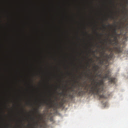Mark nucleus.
Segmentation results:
<instances>
[{
	"mask_svg": "<svg viewBox=\"0 0 128 128\" xmlns=\"http://www.w3.org/2000/svg\"><path fill=\"white\" fill-rule=\"evenodd\" d=\"M104 62L106 63V59L104 58H103L100 60V64H104Z\"/></svg>",
	"mask_w": 128,
	"mask_h": 128,
	"instance_id": "nucleus-9",
	"label": "nucleus"
},
{
	"mask_svg": "<svg viewBox=\"0 0 128 128\" xmlns=\"http://www.w3.org/2000/svg\"><path fill=\"white\" fill-rule=\"evenodd\" d=\"M58 88H60V86H59L58 87Z\"/></svg>",
	"mask_w": 128,
	"mask_h": 128,
	"instance_id": "nucleus-26",
	"label": "nucleus"
},
{
	"mask_svg": "<svg viewBox=\"0 0 128 128\" xmlns=\"http://www.w3.org/2000/svg\"><path fill=\"white\" fill-rule=\"evenodd\" d=\"M90 62H92V59H90Z\"/></svg>",
	"mask_w": 128,
	"mask_h": 128,
	"instance_id": "nucleus-23",
	"label": "nucleus"
},
{
	"mask_svg": "<svg viewBox=\"0 0 128 128\" xmlns=\"http://www.w3.org/2000/svg\"><path fill=\"white\" fill-rule=\"evenodd\" d=\"M92 52L93 54H94V52H96V51H92Z\"/></svg>",
	"mask_w": 128,
	"mask_h": 128,
	"instance_id": "nucleus-22",
	"label": "nucleus"
},
{
	"mask_svg": "<svg viewBox=\"0 0 128 128\" xmlns=\"http://www.w3.org/2000/svg\"><path fill=\"white\" fill-rule=\"evenodd\" d=\"M41 106H42V104H39L38 106V108L35 109V112L36 114H40V112L38 111V108H40Z\"/></svg>",
	"mask_w": 128,
	"mask_h": 128,
	"instance_id": "nucleus-10",
	"label": "nucleus"
},
{
	"mask_svg": "<svg viewBox=\"0 0 128 128\" xmlns=\"http://www.w3.org/2000/svg\"><path fill=\"white\" fill-rule=\"evenodd\" d=\"M122 18V20H126V18Z\"/></svg>",
	"mask_w": 128,
	"mask_h": 128,
	"instance_id": "nucleus-24",
	"label": "nucleus"
},
{
	"mask_svg": "<svg viewBox=\"0 0 128 128\" xmlns=\"http://www.w3.org/2000/svg\"><path fill=\"white\" fill-rule=\"evenodd\" d=\"M106 20H108V19H106Z\"/></svg>",
	"mask_w": 128,
	"mask_h": 128,
	"instance_id": "nucleus-30",
	"label": "nucleus"
},
{
	"mask_svg": "<svg viewBox=\"0 0 128 128\" xmlns=\"http://www.w3.org/2000/svg\"><path fill=\"white\" fill-rule=\"evenodd\" d=\"M74 82H77V84H78V82L76 81V80H75L74 81Z\"/></svg>",
	"mask_w": 128,
	"mask_h": 128,
	"instance_id": "nucleus-21",
	"label": "nucleus"
},
{
	"mask_svg": "<svg viewBox=\"0 0 128 128\" xmlns=\"http://www.w3.org/2000/svg\"><path fill=\"white\" fill-rule=\"evenodd\" d=\"M115 28L113 29L112 33L111 34H114V36H117L118 35V30L116 28H118V25H114Z\"/></svg>",
	"mask_w": 128,
	"mask_h": 128,
	"instance_id": "nucleus-7",
	"label": "nucleus"
},
{
	"mask_svg": "<svg viewBox=\"0 0 128 128\" xmlns=\"http://www.w3.org/2000/svg\"><path fill=\"white\" fill-rule=\"evenodd\" d=\"M96 32L97 36H98V32H96Z\"/></svg>",
	"mask_w": 128,
	"mask_h": 128,
	"instance_id": "nucleus-25",
	"label": "nucleus"
},
{
	"mask_svg": "<svg viewBox=\"0 0 128 128\" xmlns=\"http://www.w3.org/2000/svg\"><path fill=\"white\" fill-rule=\"evenodd\" d=\"M102 26H103V28H104V30H106V26H107L108 28H110H110H112V26L110 25V24H108L107 26L106 24H103Z\"/></svg>",
	"mask_w": 128,
	"mask_h": 128,
	"instance_id": "nucleus-11",
	"label": "nucleus"
},
{
	"mask_svg": "<svg viewBox=\"0 0 128 128\" xmlns=\"http://www.w3.org/2000/svg\"><path fill=\"white\" fill-rule=\"evenodd\" d=\"M110 70H107L106 71L104 76L102 77V79L99 80V82H94V79L90 78V80L94 82V84H87L85 85V84H86V82H84V84H82L81 86L84 88V89L86 92H88L89 90L91 94H94L96 96H98L100 98H106V97L104 94H100L104 92V80L108 78L110 84H116V78H111L110 76Z\"/></svg>",
	"mask_w": 128,
	"mask_h": 128,
	"instance_id": "nucleus-1",
	"label": "nucleus"
},
{
	"mask_svg": "<svg viewBox=\"0 0 128 128\" xmlns=\"http://www.w3.org/2000/svg\"><path fill=\"white\" fill-rule=\"evenodd\" d=\"M109 44L112 46H114L113 48H110L109 51L112 52H114L115 54H120L122 52V48L120 47V46L118 44V41H112V40H109Z\"/></svg>",
	"mask_w": 128,
	"mask_h": 128,
	"instance_id": "nucleus-2",
	"label": "nucleus"
},
{
	"mask_svg": "<svg viewBox=\"0 0 128 128\" xmlns=\"http://www.w3.org/2000/svg\"><path fill=\"white\" fill-rule=\"evenodd\" d=\"M101 36H102V34H100Z\"/></svg>",
	"mask_w": 128,
	"mask_h": 128,
	"instance_id": "nucleus-33",
	"label": "nucleus"
},
{
	"mask_svg": "<svg viewBox=\"0 0 128 128\" xmlns=\"http://www.w3.org/2000/svg\"><path fill=\"white\" fill-rule=\"evenodd\" d=\"M115 24H116V22H115Z\"/></svg>",
	"mask_w": 128,
	"mask_h": 128,
	"instance_id": "nucleus-32",
	"label": "nucleus"
},
{
	"mask_svg": "<svg viewBox=\"0 0 128 128\" xmlns=\"http://www.w3.org/2000/svg\"><path fill=\"white\" fill-rule=\"evenodd\" d=\"M66 92H68V90H66L65 92H62L59 93V94L63 96H68V98H72V96L70 94H66Z\"/></svg>",
	"mask_w": 128,
	"mask_h": 128,
	"instance_id": "nucleus-6",
	"label": "nucleus"
},
{
	"mask_svg": "<svg viewBox=\"0 0 128 128\" xmlns=\"http://www.w3.org/2000/svg\"><path fill=\"white\" fill-rule=\"evenodd\" d=\"M108 43V42H106V44H107Z\"/></svg>",
	"mask_w": 128,
	"mask_h": 128,
	"instance_id": "nucleus-34",
	"label": "nucleus"
},
{
	"mask_svg": "<svg viewBox=\"0 0 128 128\" xmlns=\"http://www.w3.org/2000/svg\"><path fill=\"white\" fill-rule=\"evenodd\" d=\"M98 48H100V46H98Z\"/></svg>",
	"mask_w": 128,
	"mask_h": 128,
	"instance_id": "nucleus-29",
	"label": "nucleus"
},
{
	"mask_svg": "<svg viewBox=\"0 0 128 128\" xmlns=\"http://www.w3.org/2000/svg\"><path fill=\"white\" fill-rule=\"evenodd\" d=\"M128 40V36H124L123 38V40L124 42H127Z\"/></svg>",
	"mask_w": 128,
	"mask_h": 128,
	"instance_id": "nucleus-14",
	"label": "nucleus"
},
{
	"mask_svg": "<svg viewBox=\"0 0 128 128\" xmlns=\"http://www.w3.org/2000/svg\"><path fill=\"white\" fill-rule=\"evenodd\" d=\"M110 18L112 20H116V18L114 16H110Z\"/></svg>",
	"mask_w": 128,
	"mask_h": 128,
	"instance_id": "nucleus-16",
	"label": "nucleus"
},
{
	"mask_svg": "<svg viewBox=\"0 0 128 128\" xmlns=\"http://www.w3.org/2000/svg\"><path fill=\"white\" fill-rule=\"evenodd\" d=\"M100 44H102V41H100Z\"/></svg>",
	"mask_w": 128,
	"mask_h": 128,
	"instance_id": "nucleus-27",
	"label": "nucleus"
},
{
	"mask_svg": "<svg viewBox=\"0 0 128 128\" xmlns=\"http://www.w3.org/2000/svg\"><path fill=\"white\" fill-rule=\"evenodd\" d=\"M96 76L100 78H102V74H96V76H94V78H96Z\"/></svg>",
	"mask_w": 128,
	"mask_h": 128,
	"instance_id": "nucleus-13",
	"label": "nucleus"
},
{
	"mask_svg": "<svg viewBox=\"0 0 128 128\" xmlns=\"http://www.w3.org/2000/svg\"><path fill=\"white\" fill-rule=\"evenodd\" d=\"M102 49L104 50V47H102Z\"/></svg>",
	"mask_w": 128,
	"mask_h": 128,
	"instance_id": "nucleus-28",
	"label": "nucleus"
},
{
	"mask_svg": "<svg viewBox=\"0 0 128 128\" xmlns=\"http://www.w3.org/2000/svg\"><path fill=\"white\" fill-rule=\"evenodd\" d=\"M65 90H66V88H65Z\"/></svg>",
	"mask_w": 128,
	"mask_h": 128,
	"instance_id": "nucleus-31",
	"label": "nucleus"
},
{
	"mask_svg": "<svg viewBox=\"0 0 128 128\" xmlns=\"http://www.w3.org/2000/svg\"><path fill=\"white\" fill-rule=\"evenodd\" d=\"M118 18V16H116V18Z\"/></svg>",
	"mask_w": 128,
	"mask_h": 128,
	"instance_id": "nucleus-35",
	"label": "nucleus"
},
{
	"mask_svg": "<svg viewBox=\"0 0 128 128\" xmlns=\"http://www.w3.org/2000/svg\"><path fill=\"white\" fill-rule=\"evenodd\" d=\"M28 106H32V104H30V103H27Z\"/></svg>",
	"mask_w": 128,
	"mask_h": 128,
	"instance_id": "nucleus-19",
	"label": "nucleus"
},
{
	"mask_svg": "<svg viewBox=\"0 0 128 128\" xmlns=\"http://www.w3.org/2000/svg\"><path fill=\"white\" fill-rule=\"evenodd\" d=\"M44 104H46V106H48L50 108H52V106H54V104H52V99L50 100V103H48V101H44Z\"/></svg>",
	"mask_w": 128,
	"mask_h": 128,
	"instance_id": "nucleus-5",
	"label": "nucleus"
},
{
	"mask_svg": "<svg viewBox=\"0 0 128 128\" xmlns=\"http://www.w3.org/2000/svg\"><path fill=\"white\" fill-rule=\"evenodd\" d=\"M122 8H123V9L124 10V8H126V7L124 6V4H122Z\"/></svg>",
	"mask_w": 128,
	"mask_h": 128,
	"instance_id": "nucleus-17",
	"label": "nucleus"
},
{
	"mask_svg": "<svg viewBox=\"0 0 128 128\" xmlns=\"http://www.w3.org/2000/svg\"><path fill=\"white\" fill-rule=\"evenodd\" d=\"M102 56L106 60V64H108V60H112V54L111 53L110 54H106L104 55V52H101Z\"/></svg>",
	"mask_w": 128,
	"mask_h": 128,
	"instance_id": "nucleus-4",
	"label": "nucleus"
},
{
	"mask_svg": "<svg viewBox=\"0 0 128 128\" xmlns=\"http://www.w3.org/2000/svg\"><path fill=\"white\" fill-rule=\"evenodd\" d=\"M38 118H39V120H42V116H40V115L39 116Z\"/></svg>",
	"mask_w": 128,
	"mask_h": 128,
	"instance_id": "nucleus-18",
	"label": "nucleus"
},
{
	"mask_svg": "<svg viewBox=\"0 0 128 128\" xmlns=\"http://www.w3.org/2000/svg\"><path fill=\"white\" fill-rule=\"evenodd\" d=\"M88 76H90V75H88Z\"/></svg>",
	"mask_w": 128,
	"mask_h": 128,
	"instance_id": "nucleus-36",
	"label": "nucleus"
},
{
	"mask_svg": "<svg viewBox=\"0 0 128 128\" xmlns=\"http://www.w3.org/2000/svg\"><path fill=\"white\" fill-rule=\"evenodd\" d=\"M112 38H114V40H112V42H116L118 41V37H116V36H114V34H110Z\"/></svg>",
	"mask_w": 128,
	"mask_h": 128,
	"instance_id": "nucleus-8",
	"label": "nucleus"
},
{
	"mask_svg": "<svg viewBox=\"0 0 128 128\" xmlns=\"http://www.w3.org/2000/svg\"><path fill=\"white\" fill-rule=\"evenodd\" d=\"M34 126H38V121L35 122V124H34Z\"/></svg>",
	"mask_w": 128,
	"mask_h": 128,
	"instance_id": "nucleus-15",
	"label": "nucleus"
},
{
	"mask_svg": "<svg viewBox=\"0 0 128 128\" xmlns=\"http://www.w3.org/2000/svg\"><path fill=\"white\" fill-rule=\"evenodd\" d=\"M72 86H74V88L72 87H70V90L71 92H76V94H78V96H80L82 94V91L80 90L78 92V90H80V84H78L77 86L76 85H74V84H72ZM77 88V90H74V88Z\"/></svg>",
	"mask_w": 128,
	"mask_h": 128,
	"instance_id": "nucleus-3",
	"label": "nucleus"
},
{
	"mask_svg": "<svg viewBox=\"0 0 128 128\" xmlns=\"http://www.w3.org/2000/svg\"><path fill=\"white\" fill-rule=\"evenodd\" d=\"M55 105L56 106H58V103H55Z\"/></svg>",
	"mask_w": 128,
	"mask_h": 128,
	"instance_id": "nucleus-20",
	"label": "nucleus"
},
{
	"mask_svg": "<svg viewBox=\"0 0 128 128\" xmlns=\"http://www.w3.org/2000/svg\"><path fill=\"white\" fill-rule=\"evenodd\" d=\"M93 68L94 69V70H95V72H96L98 68V66L94 65L93 67Z\"/></svg>",
	"mask_w": 128,
	"mask_h": 128,
	"instance_id": "nucleus-12",
	"label": "nucleus"
},
{
	"mask_svg": "<svg viewBox=\"0 0 128 128\" xmlns=\"http://www.w3.org/2000/svg\"><path fill=\"white\" fill-rule=\"evenodd\" d=\"M34 128H36L34 127Z\"/></svg>",
	"mask_w": 128,
	"mask_h": 128,
	"instance_id": "nucleus-37",
	"label": "nucleus"
}]
</instances>
